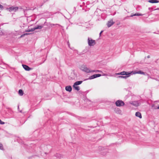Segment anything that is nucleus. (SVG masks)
I'll list each match as a JSON object with an SVG mask.
<instances>
[{
    "instance_id": "nucleus-39",
    "label": "nucleus",
    "mask_w": 159,
    "mask_h": 159,
    "mask_svg": "<svg viewBox=\"0 0 159 159\" xmlns=\"http://www.w3.org/2000/svg\"><path fill=\"white\" fill-rule=\"evenodd\" d=\"M18 108L19 109V106L18 107Z\"/></svg>"
},
{
    "instance_id": "nucleus-1",
    "label": "nucleus",
    "mask_w": 159,
    "mask_h": 159,
    "mask_svg": "<svg viewBox=\"0 0 159 159\" xmlns=\"http://www.w3.org/2000/svg\"><path fill=\"white\" fill-rule=\"evenodd\" d=\"M80 69L86 73H89L91 72V70L87 68L86 66L84 64L80 66Z\"/></svg>"
},
{
    "instance_id": "nucleus-18",
    "label": "nucleus",
    "mask_w": 159,
    "mask_h": 159,
    "mask_svg": "<svg viewBox=\"0 0 159 159\" xmlns=\"http://www.w3.org/2000/svg\"><path fill=\"white\" fill-rule=\"evenodd\" d=\"M18 93L20 95L22 96L24 94L23 90L22 89H19L18 91Z\"/></svg>"
},
{
    "instance_id": "nucleus-10",
    "label": "nucleus",
    "mask_w": 159,
    "mask_h": 159,
    "mask_svg": "<svg viewBox=\"0 0 159 159\" xmlns=\"http://www.w3.org/2000/svg\"><path fill=\"white\" fill-rule=\"evenodd\" d=\"M114 22L112 20H110L109 21L107 24V25L108 27H109L112 26L114 24Z\"/></svg>"
},
{
    "instance_id": "nucleus-25",
    "label": "nucleus",
    "mask_w": 159,
    "mask_h": 159,
    "mask_svg": "<svg viewBox=\"0 0 159 159\" xmlns=\"http://www.w3.org/2000/svg\"><path fill=\"white\" fill-rule=\"evenodd\" d=\"M117 111H116V113H117V114H120L121 113V110H120V109H117Z\"/></svg>"
},
{
    "instance_id": "nucleus-6",
    "label": "nucleus",
    "mask_w": 159,
    "mask_h": 159,
    "mask_svg": "<svg viewBox=\"0 0 159 159\" xmlns=\"http://www.w3.org/2000/svg\"><path fill=\"white\" fill-rule=\"evenodd\" d=\"M18 8H19L18 7H15L14 6H12L10 7L9 8H7V9L9 10V11L10 12L14 11L15 12L18 10Z\"/></svg>"
},
{
    "instance_id": "nucleus-2",
    "label": "nucleus",
    "mask_w": 159,
    "mask_h": 159,
    "mask_svg": "<svg viewBox=\"0 0 159 159\" xmlns=\"http://www.w3.org/2000/svg\"><path fill=\"white\" fill-rule=\"evenodd\" d=\"M88 45L90 46H93L96 44L95 40L92 39L91 38L88 37Z\"/></svg>"
},
{
    "instance_id": "nucleus-36",
    "label": "nucleus",
    "mask_w": 159,
    "mask_h": 159,
    "mask_svg": "<svg viewBox=\"0 0 159 159\" xmlns=\"http://www.w3.org/2000/svg\"><path fill=\"white\" fill-rule=\"evenodd\" d=\"M157 109H159V106L157 107Z\"/></svg>"
},
{
    "instance_id": "nucleus-9",
    "label": "nucleus",
    "mask_w": 159,
    "mask_h": 159,
    "mask_svg": "<svg viewBox=\"0 0 159 159\" xmlns=\"http://www.w3.org/2000/svg\"><path fill=\"white\" fill-rule=\"evenodd\" d=\"M99 150L101 149L102 151H103V152H101V154L102 155H105L106 154V153H104V152H107V150L103 148H102V147H99Z\"/></svg>"
},
{
    "instance_id": "nucleus-33",
    "label": "nucleus",
    "mask_w": 159,
    "mask_h": 159,
    "mask_svg": "<svg viewBox=\"0 0 159 159\" xmlns=\"http://www.w3.org/2000/svg\"><path fill=\"white\" fill-rule=\"evenodd\" d=\"M129 16H127L125 17L124 19V20H125L127 17H129Z\"/></svg>"
},
{
    "instance_id": "nucleus-8",
    "label": "nucleus",
    "mask_w": 159,
    "mask_h": 159,
    "mask_svg": "<svg viewBox=\"0 0 159 159\" xmlns=\"http://www.w3.org/2000/svg\"><path fill=\"white\" fill-rule=\"evenodd\" d=\"M22 66L24 69L27 71H29L32 69V68H30L28 66L26 65L23 64Z\"/></svg>"
},
{
    "instance_id": "nucleus-32",
    "label": "nucleus",
    "mask_w": 159,
    "mask_h": 159,
    "mask_svg": "<svg viewBox=\"0 0 159 159\" xmlns=\"http://www.w3.org/2000/svg\"><path fill=\"white\" fill-rule=\"evenodd\" d=\"M25 36V34H22V35H21V37H23V36Z\"/></svg>"
},
{
    "instance_id": "nucleus-37",
    "label": "nucleus",
    "mask_w": 159,
    "mask_h": 159,
    "mask_svg": "<svg viewBox=\"0 0 159 159\" xmlns=\"http://www.w3.org/2000/svg\"><path fill=\"white\" fill-rule=\"evenodd\" d=\"M20 112H21V111H20Z\"/></svg>"
},
{
    "instance_id": "nucleus-29",
    "label": "nucleus",
    "mask_w": 159,
    "mask_h": 159,
    "mask_svg": "<svg viewBox=\"0 0 159 159\" xmlns=\"http://www.w3.org/2000/svg\"><path fill=\"white\" fill-rule=\"evenodd\" d=\"M30 34V33H26L24 34L25 35H29Z\"/></svg>"
},
{
    "instance_id": "nucleus-31",
    "label": "nucleus",
    "mask_w": 159,
    "mask_h": 159,
    "mask_svg": "<svg viewBox=\"0 0 159 159\" xmlns=\"http://www.w3.org/2000/svg\"><path fill=\"white\" fill-rule=\"evenodd\" d=\"M67 44H68V46H69V47L70 48V43H69V42H67Z\"/></svg>"
},
{
    "instance_id": "nucleus-15",
    "label": "nucleus",
    "mask_w": 159,
    "mask_h": 159,
    "mask_svg": "<svg viewBox=\"0 0 159 159\" xmlns=\"http://www.w3.org/2000/svg\"><path fill=\"white\" fill-rule=\"evenodd\" d=\"M43 27V25H38V26H36L35 27H34V30L38 29H41Z\"/></svg>"
},
{
    "instance_id": "nucleus-35",
    "label": "nucleus",
    "mask_w": 159,
    "mask_h": 159,
    "mask_svg": "<svg viewBox=\"0 0 159 159\" xmlns=\"http://www.w3.org/2000/svg\"><path fill=\"white\" fill-rule=\"evenodd\" d=\"M45 60H45L43 61L42 63H40V64H42V63H43V62H44L45 61Z\"/></svg>"
},
{
    "instance_id": "nucleus-21",
    "label": "nucleus",
    "mask_w": 159,
    "mask_h": 159,
    "mask_svg": "<svg viewBox=\"0 0 159 159\" xmlns=\"http://www.w3.org/2000/svg\"><path fill=\"white\" fill-rule=\"evenodd\" d=\"M34 30V28H32L31 29H29V30H25V31L26 32H32Z\"/></svg>"
},
{
    "instance_id": "nucleus-14",
    "label": "nucleus",
    "mask_w": 159,
    "mask_h": 159,
    "mask_svg": "<svg viewBox=\"0 0 159 159\" xmlns=\"http://www.w3.org/2000/svg\"><path fill=\"white\" fill-rule=\"evenodd\" d=\"M135 116H136L139 117L140 118H142V116L141 113L139 112H136L135 113Z\"/></svg>"
},
{
    "instance_id": "nucleus-5",
    "label": "nucleus",
    "mask_w": 159,
    "mask_h": 159,
    "mask_svg": "<svg viewBox=\"0 0 159 159\" xmlns=\"http://www.w3.org/2000/svg\"><path fill=\"white\" fill-rule=\"evenodd\" d=\"M132 73V72L130 71L129 72L123 71L117 74L118 75H130Z\"/></svg>"
},
{
    "instance_id": "nucleus-24",
    "label": "nucleus",
    "mask_w": 159,
    "mask_h": 159,
    "mask_svg": "<svg viewBox=\"0 0 159 159\" xmlns=\"http://www.w3.org/2000/svg\"><path fill=\"white\" fill-rule=\"evenodd\" d=\"M44 24H45V25L48 26H49V27H50V25H51V23L49 22V23H46V22H45V23H44Z\"/></svg>"
},
{
    "instance_id": "nucleus-23",
    "label": "nucleus",
    "mask_w": 159,
    "mask_h": 159,
    "mask_svg": "<svg viewBox=\"0 0 159 159\" xmlns=\"http://www.w3.org/2000/svg\"><path fill=\"white\" fill-rule=\"evenodd\" d=\"M57 25L60 26L61 27H62V26L61 25H60L58 24H51V23L50 27H52L54 25Z\"/></svg>"
},
{
    "instance_id": "nucleus-17",
    "label": "nucleus",
    "mask_w": 159,
    "mask_h": 159,
    "mask_svg": "<svg viewBox=\"0 0 159 159\" xmlns=\"http://www.w3.org/2000/svg\"><path fill=\"white\" fill-rule=\"evenodd\" d=\"M82 83V81H77L76 82L74 83V86L75 85H77L81 84Z\"/></svg>"
},
{
    "instance_id": "nucleus-11",
    "label": "nucleus",
    "mask_w": 159,
    "mask_h": 159,
    "mask_svg": "<svg viewBox=\"0 0 159 159\" xmlns=\"http://www.w3.org/2000/svg\"><path fill=\"white\" fill-rule=\"evenodd\" d=\"M130 103L132 104L135 107H138L139 105V103L137 101H134Z\"/></svg>"
},
{
    "instance_id": "nucleus-38",
    "label": "nucleus",
    "mask_w": 159,
    "mask_h": 159,
    "mask_svg": "<svg viewBox=\"0 0 159 159\" xmlns=\"http://www.w3.org/2000/svg\"><path fill=\"white\" fill-rule=\"evenodd\" d=\"M75 51H76L78 52L77 50H75Z\"/></svg>"
},
{
    "instance_id": "nucleus-22",
    "label": "nucleus",
    "mask_w": 159,
    "mask_h": 159,
    "mask_svg": "<svg viewBox=\"0 0 159 159\" xmlns=\"http://www.w3.org/2000/svg\"><path fill=\"white\" fill-rule=\"evenodd\" d=\"M91 71V72H102L101 71L99 70H91V71Z\"/></svg>"
},
{
    "instance_id": "nucleus-27",
    "label": "nucleus",
    "mask_w": 159,
    "mask_h": 159,
    "mask_svg": "<svg viewBox=\"0 0 159 159\" xmlns=\"http://www.w3.org/2000/svg\"><path fill=\"white\" fill-rule=\"evenodd\" d=\"M5 124V123L4 122L2 121L1 120H0V124L3 125V124Z\"/></svg>"
},
{
    "instance_id": "nucleus-30",
    "label": "nucleus",
    "mask_w": 159,
    "mask_h": 159,
    "mask_svg": "<svg viewBox=\"0 0 159 159\" xmlns=\"http://www.w3.org/2000/svg\"><path fill=\"white\" fill-rule=\"evenodd\" d=\"M103 32V31H102L100 32V33H99V35H100V36H101V34Z\"/></svg>"
},
{
    "instance_id": "nucleus-28",
    "label": "nucleus",
    "mask_w": 159,
    "mask_h": 159,
    "mask_svg": "<svg viewBox=\"0 0 159 159\" xmlns=\"http://www.w3.org/2000/svg\"><path fill=\"white\" fill-rule=\"evenodd\" d=\"M3 8V6L1 5L0 4V9L2 10Z\"/></svg>"
},
{
    "instance_id": "nucleus-12",
    "label": "nucleus",
    "mask_w": 159,
    "mask_h": 159,
    "mask_svg": "<svg viewBox=\"0 0 159 159\" xmlns=\"http://www.w3.org/2000/svg\"><path fill=\"white\" fill-rule=\"evenodd\" d=\"M72 89V87L70 86H67L65 87V89L67 91L70 92Z\"/></svg>"
},
{
    "instance_id": "nucleus-13",
    "label": "nucleus",
    "mask_w": 159,
    "mask_h": 159,
    "mask_svg": "<svg viewBox=\"0 0 159 159\" xmlns=\"http://www.w3.org/2000/svg\"><path fill=\"white\" fill-rule=\"evenodd\" d=\"M143 15L142 14H141L140 13H135L134 14H131V15L129 16L130 17H132L134 16H143Z\"/></svg>"
},
{
    "instance_id": "nucleus-16",
    "label": "nucleus",
    "mask_w": 159,
    "mask_h": 159,
    "mask_svg": "<svg viewBox=\"0 0 159 159\" xmlns=\"http://www.w3.org/2000/svg\"><path fill=\"white\" fill-rule=\"evenodd\" d=\"M148 2L151 3H158L159 2L157 0H149Z\"/></svg>"
},
{
    "instance_id": "nucleus-20",
    "label": "nucleus",
    "mask_w": 159,
    "mask_h": 159,
    "mask_svg": "<svg viewBox=\"0 0 159 159\" xmlns=\"http://www.w3.org/2000/svg\"><path fill=\"white\" fill-rule=\"evenodd\" d=\"M130 75H126V76H119V78L126 79Z\"/></svg>"
},
{
    "instance_id": "nucleus-3",
    "label": "nucleus",
    "mask_w": 159,
    "mask_h": 159,
    "mask_svg": "<svg viewBox=\"0 0 159 159\" xmlns=\"http://www.w3.org/2000/svg\"><path fill=\"white\" fill-rule=\"evenodd\" d=\"M101 76V75L100 74H94L89 76V78L86 79V80L93 79L94 78L100 77Z\"/></svg>"
},
{
    "instance_id": "nucleus-26",
    "label": "nucleus",
    "mask_w": 159,
    "mask_h": 159,
    "mask_svg": "<svg viewBox=\"0 0 159 159\" xmlns=\"http://www.w3.org/2000/svg\"><path fill=\"white\" fill-rule=\"evenodd\" d=\"M0 149L3 150V146L2 144L0 143Z\"/></svg>"
},
{
    "instance_id": "nucleus-4",
    "label": "nucleus",
    "mask_w": 159,
    "mask_h": 159,
    "mask_svg": "<svg viewBox=\"0 0 159 159\" xmlns=\"http://www.w3.org/2000/svg\"><path fill=\"white\" fill-rule=\"evenodd\" d=\"M116 104L117 107H120L124 106L125 103L122 101L118 100L116 102Z\"/></svg>"
},
{
    "instance_id": "nucleus-34",
    "label": "nucleus",
    "mask_w": 159,
    "mask_h": 159,
    "mask_svg": "<svg viewBox=\"0 0 159 159\" xmlns=\"http://www.w3.org/2000/svg\"><path fill=\"white\" fill-rule=\"evenodd\" d=\"M147 58H150V56L149 55H148V56H147Z\"/></svg>"
},
{
    "instance_id": "nucleus-7",
    "label": "nucleus",
    "mask_w": 159,
    "mask_h": 159,
    "mask_svg": "<svg viewBox=\"0 0 159 159\" xmlns=\"http://www.w3.org/2000/svg\"><path fill=\"white\" fill-rule=\"evenodd\" d=\"M132 74H142V75H145V72L141 71V70H139L138 71H132Z\"/></svg>"
},
{
    "instance_id": "nucleus-19",
    "label": "nucleus",
    "mask_w": 159,
    "mask_h": 159,
    "mask_svg": "<svg viewBox=\"0 0 159 159\" xmlns=\"http://www.w3.org/2000/svg\"><path fill=\"white\" fill-rule=\"evenodd\" d=\"M73 87L77 91H79L80 90V88L79 86H77V85H75L74 86V84L73 85Z\"/></svg>"
}]
</instances>
